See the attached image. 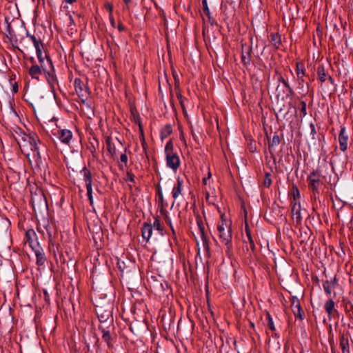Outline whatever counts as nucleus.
<instances>
[{
	"instance_id": "nucleus-1",
	"label": "nucleus",
	"mask_w": 353,
	"mask_h": 353,
	"mask_svg": "<svg viewBox=\"0 0 353 353\" xmlns=\"http://www.w3.org/2000/svg\"><path fill=\"white\" fill-rule=\"evenodd\" d=\"M231 226V221L221 215V221L217 224L218 235L221 243L227 246L228 250L232 247V234Z\"/></svg>"
},
{
	"instance_id": "nucleus-2",
	"label": "nucleus",
	"mask_w": 353,
	"mask_h": 353,
	"mask_svg": "<svg viewBox=\"0 0 353 353\" xmlns=\"http://www.w3.org/2000/svg\"><path fill=\"white\" fill-rule=\"evenodd\" d=\"M40 142L37 135L34 133L24 134L22 137L21 142H19V146L23 148H30V150L33 152L34 158L40 159V152L39 151L38 143Z\"/></svg>"
},
{
	"instance_id": "nucleus-3",
	"label": "nucleus",
	"mask_w": 353,
	"mask_h": 353,
	"mask_svg": "<svg viewBox=\"0 0 353 353\" xmlns=\"http://www.w3.org/2000/svg\"><path fill=\"white\" fill-rule=\"evenodd\" d=\"M165 152L166 154V162L168 167L176 170L179 165L180 160L178 155L173 152V143L171 141H169L165 147Z\"/></svg>"
},
{
	"instance_id": "nucleus-4",
	"label": "nucleus",
	"mask_w": 353,
	"mask_h": 353,
	"mask_svg": "<svg viewBox=\"0 0 353 353\" xmlns=\"http://www.w3.org/2000/svg\"><path fill=\"white\" fill-rule=\"evenodd\" d=\"M321 174L318 171H314L307 177L308 186L313 192V196L316 199V195L319 194V187L321 185Z\"/></svg>"
},
{
	"instance_id": "nucleus-5",
	"label": "nucleus",
	"mask_w": 353,
	"mask_h": 353,
	"mask_svg": "<svg viewBox=\"0 0 353 353\" xmlns=\"http://www.w3.org/2000/svg\"><path fill=\"white\" fill-rule=\"evenodd\" d=\"M34 48L36 50L37 59L39 60L40 65H41L43 70H45L46 66H47V65H51L52 61L50 59L48 54L46 53V52L43 51L44 48L43 43H39V45H37Z\"/></svg>"
},
{
	"instance_id": "nucleus-6",
	"label": "nucleus",
	"mask_w": 353,
	"mask_h": 353,
	"mask_svg": "<svg viewBox=\"0 0 353 353\" xmlns=\"http://www.w3.org/2000/svg\"><path fill=\"white\" fill-rule=\"evenodd\" d=\"M46 79L52 89L57 84V79L55 75V71L52 63L50 65H47L45 70H43Z\"/></svg>"
},
{
	"instance_id": "nucleus-7",
	"label": "nucleus",
	"mask_w": 353,
	"mask_h": 353,
	"mask_svg": "<svg viewBox=\"0 0 353 353\" xmlns=\"http://www.w3.org/2000/svg\"><path fill=\"white\" fill-rule=\"evenodd\" d=\"M81 174L83 176V181H85V184L87 189V195L88 196L90 204L92 205L93 203V197H92V176L90 172L84 168Z\"/></svg>"
},
{
	"instance_id": "nucleus-8",
	"label": "nucleus",
	"mask_w": 353,
	"mask_h": 353,
	"mask_svg": "<svg viewBox=\"0 0 353 353\" xmlns=\"http://www.w3.org/2000/svg\"><path fill=\"white\" fill-rule=\"evenodd\" d=\"M196 225H197V229H198V235L199 236V237L203 243V248L205 250H209L208 241L207 239L206 233L205 232L204 223H203L201 216L196 217Z\"/></svg>"
},
{
	"instance_id": "nucleus-9",
	"label": "nucleus",
	"mask_w": 353,
	"mask_h": 353,
	"mask_svg": "<svg viewBox=\"0 0 353 353\" xmlns=\"http://www.w3.org/2000/svg\"><path fill=\"white\" fill-rule=\"evenodd\" d=\"M292 217L294 222L296 224L301 223L302 220V216L301 212V205L300 203H297L296 201L294 203L292 202Z\"/></svg>"
},
{
	"instance_id": "nucleus-10",
	"label": "nucleus",
	"mask_w": 353,
	"mask_h": 353,
	"mask_svg": "<svg viewBox=\"0 0 353 353\" xmlns=\"http://www.w3.org/2000/svg\"><path fill=\"white\" fill-rule=\"evenodd\" d=\"M75 91L79 97H87L88 91L85 85L79 79L74 80Z\"/></svg>"
},
{
	"instance_id": "nucleus-11",
	"label": "nucleus",
	"mask_w": 353,
	"mask_h": 353,
	"mask_svg": "<svg viewBox=\"0 0 353 353\" xmlns=\"http://www.w3.org/2000/svg\"><path fill=\"white\" fill-rule=\"evenodd\" d=\"M347 140H348V135L346 133L345 127L343 126L341 128L340 133L339 135V141L341 150L344 152L347 150Z\"/></svg>"
},
{
	"instance_id": "nucleus-12",
	"label": "nucleus",
	"mask_w": 353,
	"mask_h": 353,
	"mask_svg": "<svg viewBox=\"0 0 353 353\" xmlns=\"http://www.w3.org/2000/svg\"><path fill=\"white\" fill-rule=\"evenodd\" d=\"M291 307L292 312L296 317H299L300 319H303L304 314L303 311L301 309L299 301L296 298H294L292 301Z\"/></svg>"
},
{
	"instance_id": "nucleus-13",
	"label": "nucleus",
	"mask_w": 353,
	"mask_h": 353,
	"mask_svg": "<svg viewBox=\"0 0 353 353\" xmlns=\"http://www.w3.org/2000/svg\"><path fill=\"white\" fill-rule=\"evenodd\" d=\"M57 136L62 143L68 144L72 137V134L69 130H58Z\"/></svg>"
},
{
	"instance_id": "nucleus-14",
	"label": "nucleus",
	"mask_w": 353,
	"mask_h": 353,
	"mask_svg": "<svg viewBox=\"0 0 353 353\" xmlns=\"http://www.w3.org/2000/svg\"><path fill=\"white\" fill-rule=\"evenodd\" d=\"M43 73L41 65L33 64L29 69V74L32 79H39V75Z\"/></svg>"
},
{
	"instance_id": "nucleus-15",
	"label": "nucleus",
	"mask_w": 353,
	"mask_h": 353,
	"mask_svg": "<svg viewBox=\"0 0 353 353\" xmlns=\"http://www.w3.org/2000/svg\"><path fill=\"white\" fill-rule=\"evenodd\" d=\"M336 283V278L334 276L330 281H325L323 283V289L327 295H330L332 290L335 288Z\"/></svg>"
},
{
	"instance_id": "nucleus-16",
	"label": "nucleus",
	"mask_w": 353,
	"mask_h": 353,
	"mask_svg": "<svg viewBox=\"0 0 353 353\" xmlns=\"http://www.w3.org/2000/svg\"><path fill=\"white\" fill-rule=\"evenodd\" d=\"M183 181L180 179H177L176 184L174 185L172 189V197L176 199L181 194L182 191Z\"/></svg>"
},
{
	"instance_id": "nucleus-17",
	"label": "nucleus",
	"mask_w": 353,
	"mask_h": 353,
	"mask_svg": "<svg viewBox=\"0 0 353 353\" xmlns=\"http://www.w3.org/2000/svg\"><path fill=\"white\" fill-rule=\"evenodd\" d=\"M296 75L298 80L299 81V84H301L304 82L303 77L305 75V68L303 63H296Z\"/></svg>"
},
{
	"instance_id": "nucleus-18",
	"label": "nucleus",
	"mask_w": 353,
	"mask_h": 353,
	"mask_svg": "<svg viewBox=\"0 0 353 353\" xmlns=\"http://www.w3.org/2000/svg\"><path fill=\"white\" fill-rule=\"evenodd\" d=\"M152 234V226L150 224L145 223L142 228V236L146 241H148Z\"/></svg>"
},
{
	"instance_id": "nucleus-19",
	"label": "nucleus",
	"mask_w": 353,
	"mask_h": 353,
	"mask_svg": "<svg viewBox=\"0 0 353 353\" xmlns=\"http://www.w3.org/2000/svg\"><path fill=\"white\" fill-rule=\"evenodd\" d=\"M35 255L37 257V263L39 265H42L46 261V257L44 252L41 248H38L34 250Z\"/></svg>"
},
{
	"instance_id": "nucleus-20",
	"label": "nucleus",
	"mask_w": 353,
	"mask_h": 353,
	"mask_svg": "<svg viewBox=\"0 0 353 353\" xmlns=\"http://www.w3.org/2000/svg\"><path fill=\"white\" fill-rule=\"evenodd\" d=\"M340 346L342 349V353H350L349 341L347 337L344 336L341 337Z\"/></svg>"
},
{
	"instance_id": "nucleus-21",
	"label": "nucleus",
	"mask_w": 353,
	"mask_h": 353,
	"mask_svg": "<svg viewBox=\"0 0 353 353\" xmlns=\"http://www.w3.org/2000/svg\"><path fill=\"white\" fill-rule=\"evenodd\" d=\"M280 138L278 134H274L271 140L268 142L270 152H271V148L273 147L278 146L280 143Z\"/></svg>"
},
{
	"instance_id": "nucleus-22",
	"label": "nucleus",
	"mask_w": 353,
	"mask_h": 353,
	"mask_svg": "<svg viewBox=\"0 0 353 353\" xmlns=\"http://www.w3.org/2000/svg\"><path fill=\"white\" fill-rule=\"evenodd\" d=\"M317 74L319 80L321 82H324L326 80V72L324 66L320 65L317 68Z\"/></svg>"
},
{
	"instance_id": "nucleus-23",
	"label": "nucleus",
	"mask_w": 353,
	"mask_h": 353,
	"mask_svg": "<svg viewBox=\"0 0 353 353\" xmlns=\"http://www.w3.org/2000/svg\"><path fill=\"white\" fill-rule=\"evenodd\" d=\"M325 309L326 312L328 314V316H330L334 310V302L332 299L327 301L325 303Z\"/></svg>"
},
{
	"instance_id": "nucleus-24",
	"label": "nucleus",
	"mask_w": 353,
	"mask_h": 353,
	"mask_svg": "<svg viewBox=\"0 0 353 353\" xmlns=\"http://www.w3.org/2000/svg\"><path fill=\"white\" fill-rule=\"evenodd\" d=\"M278 81L280 83H282L283 86L285 87L290 94L294 93L292 88L289 85L288 82L281 76V74H278Z\"/></svg>"
},
{
	"instance_id": "nucleus-25",
	"label": "nucleus",
	"mask_w": 353,
	"mask_h": 353,
	"mask_svg": "<svg viewBox=\"0 0 353 353\" xmlns=\"http://www.w3.org/2000/svg\"><path fill=\"white\" fill-rule=\"evenodd\" d=\"M245 232H246L247 237H248L249 243L250 245V247L253 250L254 248V241H253L252 237L251 236L250 230H249L248 226L245 227Z\"/></svg>"
},
{
	"instance_id": "nucleus-26",
	"label": "nucleus",
	"mask_w": 353,
	"mask_h": 353,
	"mask_svg": "<svg viewBox=\"0 0 353 353\" xmlns=\"http://www.w3.org/2000/svg\"><path fill=\"white\" fill-rule=\"evenodd\" d=\"M26 36L32 41L34 47L42 43L41 39H37L35 36L30 34L28 32H26Z\"/></svg>"
},
{
	"instance_id": "nucleus-27",
	"label": "nucleus",
	"mask_w": 353,
	"mask_h": 353,
	"mask_svg": "<svg viewBox=\"0 0 353 353\" xmlns=\"http://www.w3.org/2000/svg\"><path fill=\"white\" fill-rule=\"evenodd\" d=\"M251 48H249L248 52L245 54L244 52L242 54V62L244 65H248L250 63V50Z\"/></svg>"
},
{
	"instance_id": "nucleus-28",
	"label": "nucleus",
	"mask_w": 353,
	"mask_h": 353,
	"mask_svg": "<svg viewBox=\"0 0 353 353\" xmlns=\"http://www.w3.org/2000/svg\"><path fill=\"white\" fill-rule=\"evenodd\" d=\"M307 114L306 111V103L305 101L301 102V108H300V117H304Z\"/></svg>"
},
{
	"instance_id": "nucleus-29",
	"label": "nucleus",
	"mask_w": 353,
	"mask_h": 353,
	"mask_svg": "<svg viewBox=\"0 0 353 353\" xmlns=\"http://www.w3.org/2000/svg\"><path fill=\"white\" fill-rule=\"evenodd\" d=\"M202 5H203V9L204 13L205 14V15H207L210 18V10H209V8L208 6L207 0H202Z\"/></svg>"
},
{
	"instance_id": "nucleus-30",
	"label": "nucleus",
	"mask_w": 353,
	"mask_h": 353,
	"mask_svg": "<svg viewBox=\"0 0 353 353\" xmlns=\"http://www.w3.org/2000/svg\"><path fill=\"white\" fill-rule=\"evenodd\" d=\"M102 339H103V341L107 343V345L110 347L111 346V339H112V337H111V335H110V332L108 333H105V334H102Z\"/></svg>"
},
{
	"instance_id": "nucleus-31",
	"label": "nucleus",
	"mask_w": 353,
	"mask_h": 353,
	"mask_svg": "<svg viewBox=\"0 0 353 353\" xmlns=\"http://www.w3.org/2000/svg\"><path fill=\"white\" fill-rule=\"evenodd\" d=\"M172 132V128L170 125L166 126L161 132L162 137H168Z\"/></svg>"
},
{
	"instance_id": "nucleus-32",
	"label": "nucleus",
	"mask_w": 353,
	"mask_h": 353,
	"mask_svg": "<svg viewBox=\"0 0 353 353\" xmlns=\"http://www.w3.org/2000/svg\"><path fill=\"white\" fill-rule=\"evenodd\" d=\"M263 184L267 188H269L271 185L272 180L269 173L265 174V178L264 179Z\"/></svg>"
},
{
	"instance_id": "nucleus-33",
	"label": "nucleus",
	"mask_w": 353,
	"mask_h": 353,
	"mask_svg": "<svg viewBox=\"0 0 353 353\" xmlns=\"http://www.w3.org/2000/svg\"><path fill=\"white\" fill-rule=\"evenodd\" d=\"M272 41L274 45L276 46H279L281 43L280 37L278 34H272Z\"/></svg>"
},
{
	"instance_id": "nucleus-34",
	"label": "nucleus",
	"mask_w": 353,
	"mask_h": 353,
	"mask_svg": "<svg viewBox=\"0 0 353 353\" xmlns=\"http://www.w3.org/2000/svg\"><path fill=\"white\" fill-rule=\"evenodd\" d=\"M155 228L156 230H159L160 232H162V228H161V223H160V221L159 219H156L154 223H153V226H152V228Z\"/></svg>"
},
{
	"instance_id": "nucleus-35",
	"label": "nucleus",
	"mask_w": 353,
	"mask_h": 353,
	"mask_svg": "<svg viewBox=\"0 0 353 353\" xmlns=\"http://www.w3.org/2000/svg\"><path fill=\"white\" fill-rule=\"evenodd\" d=\"M105 8L106 10H108V11L109 12V14H112V12H113V6L112 3H109V2H106L105 3Z\"/></svg>"
},
{
	"instance_id": "nucleus-36",
	"label": "nucleus",
	"mask_w": 353,
	"mask_h": 353,
	"mask_svg": "<svg viewBox=\"0 0 353 353\" xmlns=\"http://www.w3.org/2000/svg\"><path fill=\"white\" fill-rule=\"evenodd\" d=\"M165 221L166 223L170 227L172 232L174 233V228H173V226H172V224L171 219L166 214L165 215Z\"/></svg>"
},
{
	"instance_id": "nucleus-37",
	"label": "nucleus",
	"mask_w": 353,
	"mask_h": 353,
	"mask_svg": "<svg viewBox=\"0 0 353 353\" xmlns=\"http://www.w3.org/2000/svg\"><path fill=\"white\" fill-rule=\"evenodd\" d=\"M268 327L272 330H275L273 321H272V318L270 317V314H268Z\"/></svg>"
},
{
	"instance_id": "nucleus-38",
	"label": "nucleus",
	"mask_w": 353,
	"mask_h": 353,
	"mask_svg": "<svg viewBox=\"0 0 353 353\" xmlns=\"http://www.w3.org/2000/svg\"><path fill=\"white\" fill-rule=\"evenodd\" d=\"M120 161L121 163H123L125 164V165H127V163H128V157L126 155V154H122L120 157Z\"/></svg>"
},
{
	"instance_id": "nucleus-39",
	"label": "nucleus",
	"mask_w": 353,
	"mask_h": 353,
	"mask_svg": "<svg viewBox=\"0 0 353 353\" xmlns=\"http://www.w3.org/2000/svg\"><path fill=\"white\" fill-rule=\"evenodd\" d=\"M292 194H293L294 199V201H296V196L299 195V192L296 187L293 188Z\"/></svg>"
},
{
	"instance_id": "nucleus-40",
	"label": "nucleus",
	"mask_w": 353,
	"mask_h": 353,
	"mask_svg": "<svg viewBox=\"0 0 353 353\" xmlns=\"http://www.w3.org/2000/svg\"><path fill=\"white\" fill-rule=\"evenodd\" d=\"M109 19H110V21L111 26L113 28H115L116 27V22H115V20H114V19L113 17V15L112 14H109Z\"/></svg>"
},
{
	"instance_id": "nucleus-41",
	"label": "nucleus",
	"mask_w": 353,
	"mask_h": 353,
	"mask_svg": "<svg viewBox=\"0 0 353 353\" xmlns=\"http://www.w3.org/2000/svg\"><path fill=\"white\" fill-rule=\"evenodd\" d=\"M117 28L119 32H123L125 30V26L122 23H119Z\"/></svg>"
},
{
	"instance_id": "nucleus-42",
	"label": "nucleus",
	"mask_w": 353,
	"mask_h": 353,
	"mask_svg": "<svg viewBox=\"0 0 353 353\" xmlns=\"http://www.w3.org/2000/svg\"><path fill=\"white\" fill-rule=\"evenodd\" d=\"M310 128H311V133L313 134H316L315 127H314V125L313 123L310 124Z\"/></svg>"
},
{
	"instance_id": "nucleus-43",
	"label": "nucleus",
	"mask_w": 353,
	"mask_h": 353,
	"mask_svg": "<svg viewBox=\"0 0 353 353\" xmlns=\"http://www.w3.org/2000/svg\"><path fill=\"white\" fill-rule=\"evenodd\" d=\"M134 176L132 174L128 173V180H130V181H134Z\"/></svg>"
},
{
	"instance_id": "nucleus-44",
	"label": "nucleus",
	"mask_w": 353,
	"mask_h": 353,
	"mask_svg": "<svg viewBox=\"0 0 353 353\" xmlns=\"http://www.w3.org/2000/svg\"><path fill=\"white\" fill-rule=\"evenodd\" d=\"M99 329L101 331L102 334H105V333H108L109 331L108 330H106L105 328H103V327L100 326L99 327Z\"/></svg>"
},
{
	"instance_id": "nucleus-45",
	"label": "nucleus",
	"mask_w": 353,
	"mask_h": 353,
	"mask_svg": "<svg viewBox=\"0 0 353 353\" xmlns=\"http://www.w3.org/2000/svg\"><path fill=\"white\" fill-rule=\"evenodd\" d=\"M276 91L277 92V97H280L281 96V94L280 92V85H279L277 86Z\"/></svg>"
},
{
	"instance_id": "nucleus-46",
	"label": "nucleus",
	"mask_w": 353,
	"mask_h": 353,
	"mask_svg": "<svg viewBox=\"0 0 353 353\" xmlns=\"http://www.w3.org/2000/svg\"><path fill=\"white\" fill-rule=\"evenodd\" d=\"M159 200L162 203L163 201V194L161 192V190L159 191Z\"/></svg>"
},
{
	"instance_id": "nucleus-47",
	"label": "nucleus",
	"mask_w": 353,
	"mask_h": 353,
	"mask_svg": "<svg viewBox=\"0 0 353 353\" xmlns=\"http://www.w3.org/2000/svg\"><path fill=\"white\" fill-rule=\"evenodd\" d=\"M34 234V232L33 230L28 231V232H26V236L29 237V236H30V234Z\"/></svg>"
},
{
	"instance_id": "nucleus-48",
	"label": "nucleus",
	"mask_w": 353,
	"mask_h": 353,
	"mask_svg": "<svg viewBox=\"0 0 353 353\" xmlns=\"http://www.w3.org/2000/svg\"><path fill=\"white\" fill-rule=\"evenodd\" d=\"M13 91L14 92H17L18 91V86L17 83H14V85H13Z\"/></svg>"
},
{
	"instance_id": "nucleus-49",
	"label": "nucleus",
	"mask_w": 353,
	"mask_h": 353,
	"mask_svg": "<svg viewBox=\"0 0 353 353\" xmlns=\"http://www.w3.org/2000/svg\"><path fill=\"white\" fill-rule=\"evenodd\" d=\"M208 179L206 177L203 178V183L205 185H207V184H208Z\"/></svg>"
},
{
	"instance_id": "nucleus-50",
	"label": "nucleus",
	"mask_w": 353,
	"mask_h": 353,
	"mask_svg": "<svg viewBox=\"0 0 353 353\" xmlns=\"http://www.w3.org/2000/svg\"><path fill=\"white\" fill-rule=\"evenodd\" d=\"M75 1H76V0H65V1L66 3H70V4H71V3H74Z\"/></svg>"
},
{
	"instance_id": "nucleus-51",
	"label": "nucleus",
	"mask_w": 353,
	"mask_h": 353,
	"mask_svg": "<svg viewBox=\"0 0 353 353\" xmlns=\"http://www.w3.org/2000/svg\"><path fill=\"white\" fill-rule=\"evenodd\" d=\"M328 79H329V81H330V83L332 84H333L334 83V79H332V77L330 76Z\"/></svg>"
},
{
	"instance_id": "nucleus-52",
	"label": "nucleus",
	"mask_w": 353,
	"mask_h": 353,
	"mask_svg": "<svg viewBox=\"0 0 353 353\" xmlns=\"http://www.w3.org/2000/svg\"><path fill=\"white\" fill-rule=\"evenodd\" d=\"M30 61H31V62L32 63V65H33V64H36V63H35V61H34V58H32H32L30 59Z\"/></svg>"
},
{
	"instance_id": "nucleus-53",
	"label": "nucleus",
	"mask_w": 353,
	"mask_h": 353,
	"mask_svg": "<svg viewBox=\"0 0 353 353\" xmlns=\"http://www.w3.org/2000/svg\"><path fill=\"white\" fill-rule=\"evenodd\" d=\"M210 177H211V172H208V177H206V178L209 180Z\"/></svg>"
},
{
	"instance_id": "nucleus-54",
	"label": "nucleus",
	"mask_w": 353,
	"mask_h": 353,
	"mask_svg": "<svg viewBox=\"0 0 353 353\" xmlns=\"http://www.w3.org/2000/svg\"><path fill=\"white\" fill-rule=\"evenodd\" d=\"M124 1L125 3H129L131 1V0H124Z\"/></svg>"
},
{
	"instance_id": "nucleus-55",
	"label": "nucleus",
	"mask_w": 353,
	"mask_h": 353,
	"mask_svg": "<svg viewBox=\"0 0 353 353\" xmlns=\"http://www.w3.org/2000/svg\"><path fill=\"white\" fill-rule=\"evenodd\" d=\"M181 97H182V96L179 94L178 95V98L181 100Z\"/></svg>"
},
{
	"instance_id": "nucleus-56",
	"label": "nucleus",
	"mask_w": 353,
	"mask_h": 353,
	"mask_svg": "<svg viewBox=\"0 0 353 353\" xmlns=\"http://www.w3.org/2000/svg\"><path fill=\"white\" fill-rule=\"evenodd\" d=\"M118 264H119V268H121V267H123V265H120V263H118Z\"/></svg>"
},
{
	"instance_id": "nucleus-57",
	"label": "nucleus",
	"mask_w": 353,
	"mask_h": 353,
	"mask_svg": "<svg viewBox=\"0 0 353 353\" xmlns=\"http://www.w3.org/2000/svg\"><path fill=\"white\" fill-rule=\"evenodd\" d=\"M118 264H119V268H121V267H123V265H120V263H118Z\"/></svg>"
}]
</instances>
